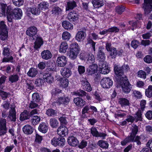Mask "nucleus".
<instances>
[{
    "label": "nucleus",
    "mask_w": 152,
    "mask_h": 152,
    "mask_svg": "<svg viewBox=\"0 0 152 152\" xmlns=\"http://www.w3.org/2000/svg\"><path fill=\"white\" fill-rule=\"evenodd\" d=\"M42 58L43 59L45 60H48L50 58L52 55L51 53L49 50H44L41 53Z\"/></svg>",
    "instance_id": "c756f323"
},
{
    "label": "nucleus",
    "mask_w": 152,
    "mask_h": 152,
    "mask_svg": "<svg viewBox=\"0 0 152 152\" xmlns=\"http://www.w3.org/2000/svg\"><path fill=\"white\" fill-rule=\"evenodd\" d=\"M103 50V48L102 47H99L97 55L98 60L101 62H103L104 61L106 57Z\"/></svg>",
    "instance_id": "9b49d317"
},
{
    "label": "nucleus",
    "mask_w": 152,
    "mask_h": 152,
    "mask_svg": "<svg viewBox=\"0 0 152 152\" xmlns=\"http://www.w3.org/2000/svg\"><path fill=\"white\" fill-rule=\"evenodd\" d=\"M67 18L71 22L75 21L78 19V15L75 12H71L68 14Z\"/></svg>",
    "instance_id": "a211bd4d"
},
{
    "label": "nucleus",
    "mask_w": 152,
    "mask_h": 152,
    "mask_svg": "<svg viewBox=\"0 0 152 152\" xmlns=\"http://www.w3.org/2000/svg\"><path fill=\"white\" fill-rule=\"evenodd\" d=\"M123 83L124 85L122 86L123 91L125 93H129L132 88L131 85L127 81H124Z\"/></svg>",
    "instance_id": "412c9836"
},
{
    "label": "nucleus",
    "mask_w": 152,
    "mask_h": 152,
    "mask_svg": "<svg viewBox=\"0 0 152 152\" xmlns=\"http://www.w3.org/2000/svg\"><path fill=\"white\" fill-rule=\"evenodd\" d=\"M143 110L139 109L136 113V116L135 117V118L137 121H141L142 120V114Z\"/></svg>",
    "instance_id": "13d9d810"
},
{
    "label": "nucleus",
    "mask_w": 152,
    "mask_h": 152,
    "mask_svg": "<svg viewBox=\"0 0 152 152\" xmlns=\"http://www.w3.org/2000/svg\"><path fill=\"white\" fill-rule=\"evenodd\" d=\"M114 70L115 75L118 77H121L120 80H122L123 77H121L124 74V72L122 67H121L118 65H115L114 66Z\"/></svg>",
    "instance_id": "f3484780"
},
{
    "label": "nucleus",
    "mask_w": 152,
    "mask_h": 152,
    "mask_svg": "<svg viewBox=\"0 0 152 152\" xmlns=\"http://www.w3.org/2000/svg\"><path fill=\"white\" fill-rule=\"evenodd\" d=\"M43 78L47 83H51L53 81V77L51 75L49 74H44L43 76Z\"/></svg>",
    "instance_id": "e433bc0d"
},
{
    "label": "nucleus",
    "mask_w": 152,
    "mask_h": 152,
    "mask_svg": "<svg viewBox=\"0 0 152 152\" xmlns=\"http://www.w3.org/2000/svg\"><path fill=\"white\" fill-rule=\"evenodd\" d=\"M100 147L103 148H107L109 146V144L108 142L106 141L102 140H99L97 143Z\"/></svg>",
    "instance_id": "79ce46f5"
},
{
    "label": "nucleus",
    "mask_w": 152,
    "mask_h": 152,
    "mask_svg": "<svg viewBox=\"0 0 152 152\" xmlns=\"http://www.w3.org/2000/svg\"><path fill=\"white\" fill-rule=\"evenodd\" d=\"M37 32V28L35 26L31 27L28 28L26 31V34L30 37L35 35Z\"/></svg>",
    "instance_id": "393cba45"
},
{
    "label": "nucleus",
    "mask_w": 152,
    "mask_h": 152,
    "mask_svg": "<svg viewBox=\"0 0 152 152\" xmlns=\"http://www.w3.org/2000/svg\"><path fill=\"white\" fill-rule=\"evenodd\" d=\"M139 42L137 40H134L132 41L131 45L134 49L136 48L139 44Z\"/></svg>",
    "instance_id": "338daca9"
},
{
    "label": "nucleus",
    "mask_w": 152,
    "mask_h": 152,
    "mask_svg": "<svg viewBox=\"0 0 152 152\" xmlns=\"http://www.w3.org/2000/svg\"><path fill=\"white\" fill-rule=\"evenodd\" d=\"M32 98L33 101L38 102L39 101V96L37 93H34L32 94Z\"/></svg>",
    "instance_id": "680f3d73"
},
{
    "label": "nucleus",
    "mask_w": 152,
    "mask_h": 152,
    "mask_svg": "<svg viewBox=\"0 0 152 152\" xmlns=\"http://www.w3.org/2000/svg\"><path fill=\"white\" fill-rule=\"evenodd\" d=\"M80 82L83 86V88L85 90L88 92L91 91L92 88L91 86L86 78H82L80 80Z\"/></svg>",
    "instance_id": "6e6552de"
},
{
    "label": "nucleus",
    "mask_w": 152,
    "mask_h": 152,
    "mask_svg": "<svg viewBox=\"0 0 152 152\" xmlns=\"http://www.w3.org/2000/svg\"><path fill=\"white\" fill-rule=\"evenodd\" d=\"M131 132L130 136H129L133 140L134 137H135L138 131V127L136 125H133L131 128Z\"/></svg>",
    "instance_id": "bb28decb"
},
{
    "label": "nucleus",
    "mask_w": 152,
    "mask_h": 152,
    "mask_svg": "<svg viewBox=\"0 0 152 152\" xmlns=\"http://www.w3.org/2000/svg\"><path fill=\"white\" fill-rule=\"evenodd\" d=\"M22 130L23 132L26 134H31L33 132V129L30 125H26L23 128Z\"/></svg>",
    "instance_id": "cd10ccee"
},
{
    "label": "nucleus",
    "mask_w": 152,
    "mask_h": 152,
    "mask_svg": "<svg viewBox=\"0 0 152 152\" xmlns=\"http://www.w3.org/2000/svg\"><path fill=\"white\" fill-rule=\"evenodd\" d=\"M92 3L93 7L96 8H99L103 6V0H92Z\"/></svg>",
    "instance_id": "c85d7f7f"
},
{
    "label": "nucleus",
    "mask_w": 152,
    "mask_h": 152,
    "mask_svg": "<svg viewBox=\"0 0 152 152\" xmlns=\"http://www.w3.org/2000/svg\"><path fill=\"white\" fill-rule=\"evenodd\" d=\"M102 86L104 88H108L113 85V81L108 77L103 78L100 81Z\"/></svg>",
    "instance_id": "39448f33"
},
{
    "label": "nucleus",
    "mask_w": 152,
    "mask_h": 152,
    "mask_svg": "<svg viewBox=\"0 0 152 152\" xmlns=\"http://www.w3.org/2000/svg\"><path fill=\"white\" fill-rule=\"evenodd\" d=\"M60 72L61 75L64 78H68L72 75V72L70 69L66 67L61 69Z\"/></svg>",
    "instance_id": "6ab92c4d"
},
{
    "label": "nucleus",
    "mask_w": 152,
    "mask_h": 152,
    "mask_svg": "<svg viewBox=\"0 0 152 152\" xmlns=\"http://www.w3.org/2000/svg\"><path fill=\"white\" fill-rule=\"evenodd\" d=\"M87 62L89 63H93L94 62L95 58L94 55L92 54H88L87 55L86 59Z\"/></svg>",
    "instance_id": "3c124183"
},
{
    "label": "nucleus",
    "mask_w": 152,
    "mask_h": 152,
    "mask_svg": "<svg viewBox=\"0 0 152 152\" xmlns=\"http://www.w3.org/2000/svg\"><path fill=\"white\" fill-rule=\"evenodd\" d=\"M46 113L49 116L53 117L56 115L57 112L52 109H49L46 110Z\"/></svg>",
    "instance_id": "09e8293b"
},
{
    "label": "nucleus",
    "mask_w": 152,
    "mask_h": 152,
    "mask_svg": "<svg viewBox=\"0 0 152 152\" xmlns=\"http://www.w3.org/2000/svg\"><path fill=\"white\" fill-rule=\"evenodd\" d=\"M7 7L6 4H2L0 7V16H5L6 14V9Z\"/></svg>",
    "instance_id": "a19ab883"
},
{
    "label": "nucleus",
    "mask_w": 152,
    "mask_h": 152,
    "mask_svg": "<svg viewBox=\"0 0 152 152\" xmlns=\"http://www.w3.org/2000/svg\"><path fill=\"white\" fill-rule=\"evenodd\" d=\"M18 79V76L17 75H12L9 77V81L12 83L17 81Z\"/></svg>",
    "instance_id": "6e6d98bb"
},
{
    "label": "nucleus",
    "mask_w": 152,
    "mask_h": 152,
    "mask_svg": "<svg viewBox=\"0 0 152 152\" xmlns=\"http://www.w3.org/2000/svg\"><path fill=\"white\" fill-rule=\"evenodd\" d=\"M13 4L18 7H20L23 4L24 0H12Z\"/></svg>",
    "instance_id": "864d4df0"
},
{
    "label": "nucleus",
    "mask_w": 152,
    "mask_h": 152,
    "mask_svg": "<svg viewBox=\"0 0 152 152\" xmlns=\"http://www.w3.org/2000/svg\"><path fill=\"white\" fill-rule=\"evenodd\" d=\"M62 26L65 29L68 30L72 29L73 28L72 24L67 21H64L62 23Z\"/></svg>",
    "instance_id": "4c0bfd02"
},
{
    "label": "nucleus",
    "mask_w": 152,
    "mask_h": 152,
    "mask_svg": "<svg viewBox=\"0 0 152 152\" xmlns=\"http://www.w3.org/2000/svg\"><path fill=\"white\" fill-rule=\"evenodd\" d=\"M30 12H31L33 15H37L40 13V10L39 7L28 8L27 12V14L28 16H30V13H29Z\"/></svg>",
    "instance_id": "4468645a"
},
{
    "label": "nucleus",
    "mask_w": 152,
    "mask_h": 152,
    "mask_svg": "<svg viewBox=\"0 0 152 152\" xmlns=\"http://www.w3.org/2000/svg\"><path fill=\"white\" fill-rule=\"evenodd\" d=\"M43 44V41L42 39L40 37H37L34 42V48L36 49L39 48Z\"/></svg>",
    "instance_id": "7c9ffc66"
},
{
    "label": "nucleus",
    "mask_w": 152,
    "mask_h": 152,
    "mask_svg": "<svg viewBox=\"0 0 152 152\" xmlns=\"http://www.w3.org/2000/svg\"><path fill=\"white\" fill-rule=\"evenodd\" d=\"M38 73L37 69L33 67L31 68L27 73V75L29 77H33L36 76Z\"/></svg>",
    "instance_id": "2f4dec72"
},
{
    "label": "nucleus",
    "mask_w": 152,
    "mask_h": 152,
    "mask_svg": "<svg viewBox=\"0 0 152 152\" xmlns=\"http://www.w3.org/2000/svg\"><path fill=\"white\" fill-rule=\"evenodd\" d=\"M7 11L6 13L7 15V20L9 22H12V19L14 18L12 13L14 10H13L12 7L10 6H7Z\"/></svg>",
    "instance_id": "2eb2a0df"
},
{
    "label": "nucleus",
    "mask_w": 152,
    "mask_h": 152,
    "mask_svg": "<svg viewBox=\"0 0 152 152\" xmlns=\"http://www.w3.org/2000/svg\"><path fill=\"white\" fill-rule=\"evenodd\" d=\"M146 96L149 98L152 97V86H149L148 88L145 90Z\"/></svg>",
    "instance_id": "de8ad7c7"
},
{
    "label": "nucleus",
    "mask_w": 152,
    "mask_h": 152,
    "mask_svg": "<svg viewBox=\"0 0 152 152\" xmlns=\"http://www.w3.org/2000/svg\"><path fill=\"white\" fill-rule=\"evenodd\" d=\"M91 133L94 136L97 137L99 132L97 131L96 129L94 127H92L91 129Z\"/></svg>",
    "instance_id": "e2e57ef3"
},
{
    "label": "nucleus",
    "mask_w": 152,
    "mask_h": 152,
    "mask_svg": "<svg viewBox=\"0 0 152 152\" xmlns=\"http://www.w3.org/2000/svg\"><path fill=\"white\" fill-rule=\"evenodd\" d=\"M119 103L121 106H125L129 105V100L125 98H120L118 99Z\"/></svg>",
    "instance_id": "ea45409f"
},
{
    "label": "nucleus",
    "mask_w": 152,
    "mask_h": 152,
    "mask_svg": "<svg viewBox=\"0 0 152 152\" xmlns=\"http://www.w3.org/2000/svg\"><path fill=\"white\" fill-rule=\"evenodd\" d=\"M66 58L64 56L58 57L56 60V63L58 66L60 67H64L67 63Z\"/></svg>",
    "instance_id": "9d476101"
},
{
    "label": "nucleus",
    "mask_w": 152,
    "mask_h": 152,
    "mask_svg": "<svg viewBox=\"0 0 152 152\" xmlns=\"http://www.w3.org/2000/svg\"><path fill=\"white\" fill-rule=\"evenodd\" d=\"M132 96L138 99L141 98L142 96L141 93L139 91L136 90L133 91Z\"/></svg>",
    "instance_id": "5fc2aeb1"
},
{
    "label": "nucleus",
    "mask_w": 152,
    "mask_h": 152,
    "mask_svg": "<svg viewBox=\"0 0 152 152\" xmlns=\"http://www.w3.org/2000/svg\"><path fill=\"white\" fill-rule=\"evenodd\" d=\"M144 60L147 63H151L152 62V57L150 55H147L144 58Z\"/></svg>",
    "instance_id": "774afa93"
},
{
    "label": "nucleus",
    "mask_w": 152,
    "mask_h": 152,
    "mask_svg": "<svg viewBox=\"0 0 152 152\" xmlns=\"http://www.w3.org/2000/svg\"><path fill=\"white\" fill-rule=\"evenodd\" d=\"M142 7L145 14L150 13L152 11V0H144Z\"/></svg>",
    "instance_id": "20e7f679"
},
{
    "label": "nucleus",
    "mask_w": 152,
    "mask_h": 152,
    "mask_svg": "<svg viewBox=\"0 0 152 152\" xmlns=\"http://www.w3.org/2000/svg\"><path fill=\"white\" fill-rule=\"evenodd\" d=\"M49 7V4L46 2H42L40 3L38 5V7L40 10L45 11L46 10L48 9Z\"/></svg>",
    "instance_id": "58836bf2"
},
{
    "label": "nucleus",
    "mask_w": 152,
    "mask_h": 152,
    "mask_svg": "<svg viewBox=\"0 0 152 152\" xmlns=\"http://www.w3.org/2000/svg\"><path fill=\"white\" fill-rule=\"evenodd\" d=\"M65 140L63 137H54L51 140V143L52 145L55 146H63L65 143Z\"/></svg>",
    "instance_id": "f03ea898"
},
{
    "label": "nucleus",
    "mask_w": 152,
    "mask_h": 152,
    "mask_svg": "<svg viewBox=\"0 0 152 152\" xmlns=\"http://www.w3.org/2000/svg\"><path fill=\"white\" fill-rule=\"evenodd\" d=\"M125 9V7L122 5L118 6L115 8L116 12L119 14H121L124 12Z\"/></svg>",
    "instance_id": "603ef678"
},
{
    "label": "nucleus",
    "mask_w": 152,
    "mask_h": 152,
    "mask_svg": "<svg viewBox=\"0 0 152 152\" xmlns=\"http://www.w3.org/2000/svg\"><path fill=\"white\" fill-rule=\"evenodd\" d=\"M15 106L14 104H12L10 109L9 111V114L7 118H9L10 121H15L16 119V113L15 110Z\"/></svg>",
    "instance_id": "423d86ee"
},
{
    "label": "nucleus",
    "mask_w": 152,
    "mask_h": 152,
    "mask_svg": "<svg viewBox=\"0 0 152 152\" xmlns=\"http://www.w3.org/2000/svg\"><path fill=\"white\" fill-rule=\"evenodd\" d=\"M6 120L5 119L1 118L0 119V135L5 134L7 132L6 127Z\"/></svg>",
    "instance_id": "0eeeda50"
},
{
    "label": "nucleus",
    "mask_w": 152,
    "mask_h": 152,
    "mask_svg": "<svg viewBox=\"0 0 152 152\" xmlns=\"http://www.w3.org/2000/svg\"><path fill=\"white\" fill-rule=\"evenodd\" d=\"M69 101L70 99L68 97L64 96L58 97L56 100V102L58 104L65 105L68 104Z\"/></svg>",
    "instance_id": "ddd939ff"
},
{
    "label": "nucleus",
    "mask_w": 152,
    "mask_h": 152,
    "mask_svg": "<svg viewBox=\"0 0 152 152\" xmlns=\"http://www.w3.org/2000/svg\"><path fill=\"white\" fill-rule=\"evenodd\" d=\"M39 131L43 133H46L48 130V126L45 123L40 124L38 127Z\"/></svg>",
    "instance_id": "72a5a7b5"
},
{
    "label": "nucleus",
    "mask_w": 152,
    "mask_h": 152,
    "mask_svg": "<svg viewBox=\"0 0 152 152\" xmlns=\"http://www.w3.org/2000/svg\"><path fill=\"white\" fill-rule=\"evenodd\" d=\"M68 144L73 146H76L79 144L78 140L73 136L69 137L68 138Z\"/></svg>",
    "instance_id": "5701e85b"
},
{
    "label": "nucleus",
    "mask_w": 152,
    "mask_h": 152,
    "mask_svg": "<svg viewBox=\"0 0 152 152\" xmlns=\"http://www.w3.org/2000/svg\"><path fill=\"white\" fill-rule=\"evenodd\" d=\"M31 116L29 112L27 110H25L20 114V119L21 121H23L29 119Z\"/></svg>",
    "instance_id": "b1692460"
},
{
    "label": "nucleus",
    "mask_w": 152,
    "mask_h": 152,
    "mask_svg": "<svg viewBox=\"0 0 152 152\" xmlns=\"http://www.w3.org/2000/svg\"><path fill=\"white\" fill-rule=\"evenodd\" d=\"M97 66L95 64L91 65L90 66L89 73L90 75L94 74L96 72L97 69Z\"/></svg>",
    "instance_id": "37998d69"
},
{
    "label": "nucleus",
    "mask_w": 152,
    "mask_h": 152,
    "mask_svg": "<svg viewBox=\"0 0 152 152\" xmlns=\"http://www.w3.org/2000/svg\"><path fill=\"white\" fill-rule=\"evenodd\" d=\"M40 120V117L35 115L33 117L31 120V123L33 125H35L39 123Z\"/></svg>",
    "instance_id": "c03bdc74"
},
{
    "label": "nucleus",
    "mask_w": 152,
    "mask_h": 152,
    "mask_svg": "<svg viewBox=\"0 0 152 152\" xmlns=\"http://www.w3.org/2000/svg\"><path fill=\"white\" fill-rule=\"evenodd\" d=\"M68 48V45L66 42H62L60 45L59 49V52L62 53H65Z\"/></svg>",
    "instance_id": "473e14b6"
},
{
    "label": "nucleus",
    "mask_w": 152,
    "mask_h": 152,
    "mask_svg": "<svg viewBox=\"0 0 152 152\" xmlns=\"http://www.w3.org/2000/svg\"><path fill=\"white\" fill-rule=\"evenodd\" d=\"M73 101L75 104L80 107H83L86 104V102L84 100L79 97L75 98Z\"/></svg>",
    "instance_id": "a878e982"
},
{
    "label": "nucleus",
    "mask_w": 152,
    "mask_h": 152,
    "mask_svg": "<svg viewBox=\"0 0 152 152\" xmlns=\"http://www.w3.org/2000/svg\"><path fill=\"white\" fill-rule=\"evenodd\" d=\"M71 37L70 33L67 31L64 32L62 34V37L63 39L68 40Z\"/></svg>",
    "instance_id": "4d7b16f0"
},
{
    "label": "nucleus",
    "mask_w": 152,
    "mask_h": 152,
    "mask_svg": "<svg viewBox=\"0 0 152 152\" xmlns=\"http://www.w3.org/2000/svg\"><path fill=\"white\" fill-rule=\"evenodd\" d=\"M79 46L76 43H72L69 53V58L72 60L75 59L79 53Z\"/></svg>",
    "instance_id": "f257e3e1"
},
{
    "label": "nucleus",
    "mask_w": 152,
    "mask_h": 152,
    "mask_svg": "<svg viewBox=\"0 0 152 152\" xmlns=\"http://www.w3.org/2000/svg\"><path fill=\"white\" fill-rule=\"evenodd\" d=\"M7 27L3 21L0 22V38L2 40H4L7 37Z\"/></svg>",
    "instance_id": "7ed1b4c3"
},
{
    "label": "nucleus",
    "mask_w": 152,
    "mask_h": 152,
    "mask_svg": "<svg viewBox=\"0 0 152 152\" xmlns=\"http://www.w3.org/2000/svg\"><path fill=\"white\" fill-rule=\"evenodd\" d=\"M76 2L74 1H69L67 3V6L66 7V10H69L73 9L76 7Z\"/></svg>",
    "instance_id": "f704fd0d"
},
{
    "label": "nucleus",
    "mask_w": 152,
    "mask_h": 152,
    "mask_svg": "<svg viewBox=\"0 0 152 152\" xmlns=\"http://www.w3.org/2000/svg\"><path fill=\"white\" fill-rule=\"evenodd\" d=\"M57 134L60 136L64 137L68 134V129L65 126L60 125L57 130Z\"/></svg>",
    "instance_id": "1a4fd4ad"
},
{
    "label": "nucleus",
    "mask_w": 152,
    "mask_h": 152,
    "mask_svg": "<svg viewBox=\"0 0 152 152\" xmlns=\"http://www.w3.org/2000/svg\"><path fill=\"white\" fill-rule=\"evenodd\" d=\"M12 15L13 16H15V19H20L21 17L22 16V11L21 9L17 7L14 9Z\"/></svg>",
    "instance_id": "aec40b11"
},
{
    "label": "nucleus",
    "mask_w": 152,
    "mask_h": 152,
    "mask_svg": "<svg viewBox=\"0 0 152 152\" xmlns=\"http://www.w3.org/2000/svg\"><path fill=\"white\" fill-rule=\"evenodd\" d=\"M110 56L112 59L115 58L116 57L117 55V50L116 48L113 47L111 50L110 51Z\"/></svg>",
    "instance_id": "8fccbe9b"
},
{
    "label": "nucleus",
    "mask_w": 152,
    "mask_h": 152,
    "mask_svg": "<svg viewBox=\"0 0 152 152\" xmlns=\"http://www.w3.org/2000/svg\"><path fill=\"white\" fill-rule=\"evenodd\" d=\"M26 84L28 88L30 90H32L34 88V86L32 83V81L30 80H28L26 81Z\"/></svg>",
    "instance_id": "69168bd1"
},
{
    "label": "nucleus",
    "mask_w": 152,
    "mask_h": 152,
    "mask_svg": "<svg viewBox=\"0 0 152 152\" xmlns=\"http://www.w3.org/2000/svg\"><path fill=\"white\" fill-rule=\"evenodd\" d=\"M90 109L95 112H97V111L96 108L95 107L92 106L86 105L83 108L82 110V113L84 117H86L85 114L86 113H88V111Z\"/></svg>",
    "instance_id": "dca6fc26"
},
{
    "label": "nucleus",
    "mask_w": 152,
    "mask_h": 152,
    "mask_svg": "<svg viewBox=\"0 0 152 152\" xmlns=\"http://www.w3.org/2000/svg\"><path fill=\"white\" fill-rule=\"evenodd\" d=\"M50 124L52 128H56L58 126L59 122L56 118H52L50 120Z\"/></svg>",
    "instance_id": "c9c22d12"
},
{
    "label": "nucleus",
    "mask_w": 152,
    "mask_h": 152,
    "mask_svg": "<svg viewBox=\"0 0 152 152\" xmlns=\"http://www.w3.org/2000/svg\"><path fill=\"white\" fill-rule=\"evenodd\" d=\"M138 77L144 79H145L146 78V73L143 70H140L138 71Z\"/></svg>",
    "instance_id": "052dcab7"
},
{
    "label": "nucleus",
    "mask_w": 152,
    "mask_h": 152,
    "mask_svg": "<svg viewBox=\"0 0 152 152\" xmlns=\"http://www.w3.org/2000/svg\"><path fill=\"white\" fill-rule=\"evenodd\" d=\"M60 83L61 85L64 88L67 87L69 84L68 80L65 78H61L60 80Z\"/></svg>",
    "instance_id": "49530a36"
},
{
    "label": "nucleus",
    "mask_w": 152,
    "mask_h": 152,
    "mask_svg": "<svg viewBox=\"0 0 152 152\" xmlns=\"http://www.w3.org/2000/svg\"><path fill=\"white\" fill-rule=\"evenodd\" d=\"M75 95L80 96H86V93L84 91L80 90L75 93Z\"/></svg>",
    "instance_id": "0e129e2a"
},
{
    "label": "nucleus",
    "mask_w": 152,
    "mask_h": 152,
    "mask_svg": "<svg viewBox=\"0 0 152 152\" xmlns=\"http://www.w3.org/2000/svg\"><path fill=\"white\" fill-rule=\"evenodd\" d=\"M3 54L4 56L6 57H8L11 55V52L8 47L4 48Z\"/></svg>",
    "instance_id": "a18cd8bd"
},
{
    "label": "nucleus",
    "mask_w": 152,
    "mask_h": 152,
    "mask_svg": "<svg viewBox=\"0 0 152 152\" xmlns=\"http://www.w3.org/2000/svg\"><path fill=\"white\" fill-rule=\"evenodd\" d=\"M99 72L103 74H107L110 71L108 66L106 64L102 63L99 64Z\"/></svg>",
    "instance_id": "f8f14e48"
},
{
    "label": "nucleus",
    "mask_w": 152,
    "mask_h": 152,
    "mask_svg": "<svg viewBox=\"0 0 152 152\" xmlns=\"http://www.w3.org/2000/svg\"><path fill=\"white\" fill-rule=\"evenodd\" d=\"M88 44H90V46L91 47L94 51L95 50V44L96 43L94 42L91 39L89 38L88 39Z\"/></svg>",
    "instance_id": "bf43d9fd"
},
{
    "label": "nucleus",
    "mask_w": 152,
    "mask_h": 152,
    "mask_svg": "<svg viewBox=\"0 0 152 152\" xmlns=\"http://www.w3.org/2000/svg\"><path fill=\"white\" fill-rule=\"evenodd\" d=\"M86 36V33L84 31H79L76 34L75 39L78 42H80L84 39Z\"/></svg>",
    "instance_id": "4be33fe9"
}]
</instances>
